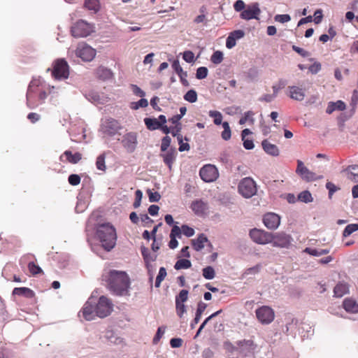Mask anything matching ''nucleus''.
<instances>
[{"label":"nucleus","mask_w":358,"mask_h":358,"mask_svg":"<svg viewBox=\"0 0 358 358\" xmlns=\"http://www.w3.org/2000/svg\"><path fill=\"white\" fill-rule=\"evenodd\" d=\"M85 7L90 10L96 13L99 10V4L98 0H85Z\"/></svg>","instance_id":"36"},{"label":"nucleus","mask_w":358,"mask_h":358,"mask_svg":"<svg viewBox=\"0 0 358 358\" xmlns=\"http://www.w3.org/2000/svg\"><path fill=\"white\" fill-rule=\"evenodd\" d=\"M258 346L251 338L236 342V347L229 358H254Z\"/></svg>","instance_id":"4"},{"label":"nucleus","mask_w":358,"mask_h":358,"mask_svg":"<svg viewBox=\"0 0 358 358\" xmlns=\"http://www.w3.org/2000/svg\"><path fill=\"white\" fill-rule=\"evenodd\" d=\"M297 199L301 202L307 203L313 201V197L309 191L304 190L298 195Z\"/></svg>","instance_id":"40"},{"label":"nucleus","mask_w":358,"mask_h":358,"mask_svg":"<svg viewBox=\"0 0 358 358\" xmlns=\"http://www.w3.org/2000/svg\"><path fill=\"white\" fill-rule=\"evenodd\" d=\"M206 307L207 304H206L205 303L202 301L199 302L195 314V317L190 324V327L192 329H194L195 327V325L199 323L201 317L202 313L205 311Z\"/></svg>","instance_id":"26"},{"label":"nucleus","mask_w":358,"mask_h":358,"mask_svg":"<svg viewBox=\"0 0 358 358\" xmlns=\"http://www.w3.org/2000/svg\"><path fill=\"white\" fill-rule=\"evenodd\" d=\"M135 196L136 199L135 201L133 203V206L134 208H138L141 206V199L143 197V192L140 189H138L135 192Z\"/></svg>","instance_id":"58"},{"label":"nucleus","mask_w":358,"mask_h":358,"mask_svg":"<svg viewBox=\"0 0 358 358\" xmlns=\"http://www.w3.org/2000/svg\"><path fill=\"white\" fill-rule=\"evenodd\" d=\"M103 280L107 283L108 289L117 296L127 295L129 292L130 280L126 272L110 270L103 275Z\"/></svg>","instance_id":"1"},{"label":"nucleus","mask_w":358,"mask_h":358,"mask_svg":"<svg viewBox=\"0 0 358 358\" xmlns=\"http://www.w3.org/2000/svg\"><path fill=\"white\" fill-rule=\"evenodd\" d=\"M122 129L120 123L112 118L108 117L101 120L99 127V132L107 136H114Z\"/></svg>","instance_id":"6"},{"label":"nucleus","mask_w":358,"mask_h":358,"mask_svg":"<svg viewBox=\"0 0 358 358\" xmlns=\"http://www.w3.org/2000/svg\"><path fill=\"white\" fill-rule=\"evenodd\" d=\"M348 292V286L346 283L340 282L334 289V296L342 297Z\"/></svg>","instance_id":"32"},{"label":"nucleus","mask_w":358,"mask_h":358,"mask_svg":"<svg viewBox=\"0 0 358 358\" xmlns=\"http://www.w3.org/2000/svg\"><path fill=\"white\" fill-rule=\"evenodd\" d=\"M177 152L175 148H171L166 152L160 154L164 163L168 166L169 170H171L172 165L176 160Z\"/></svg>","instance_id":"22"},{"label":"nucleus","mask_w":358,"mask_h":358,"mask_svg":"<svg viewBox=\"0 0 358 358\" xmlns=\"http://www.w3.org/2000/svg\"><path fill=\"white\" fill-rule=\"evenodd\" d=\"M208 115L213 118V122L215 125L222 124V115L220 111L217 110H210Z\"/></svg>","instance_id":"38"},{"label":"nucleus","mask_w":358,"mask_h":358,"mask_svg":"<svg viewBox=\"0 0 358 358\" xmlns=\"http://www.w3.org/2000/svg\"><path fill=\"white\" fill-rule=\"evenodd\" d=\"M222 127L224 130L221 134L222 138L224 141H228L231 136V131L229 123L227 122H222Z\"/></svg>","instance_id":"39"},{"label":"nucleus","mask_w":358,"mask_h":358,"mask_svg":"<svg viewBox=\"0 0 358 358\" xmlns=\"http://www.w3.org/2000/svg\"><path fill=\"white\" fill-rule=\"evenodd\" d=\"M343 306L344 309L349 313H358V303L352 299H345L343 301Z\"/></svg>","instance_id":"28"},{"label":"nucleus","mask_w":358,"mask_h":358,"mask_svg":"<svg viewBox=\"0 0 358 358\" xmlns=\"http://www.w3.org/2000/svg\"><path fill=\"white\" fill-rule=\"evenodd\" d=\"M178 142L179 144L178 150L180 152L188 151L190 149V145L188 143L183 142L182 136H178Z\"/></svg>","instance_id":"49"},{"label":"nucleus","mask_w":358,"mask_h":358,"mask_svg":"<svg viewBox=\"0 0 358 358\" xmlns=\"http://www.w3.org/2000/svg\"><path fill=\"white\" fill-rule=\"evenodd\" d=\"M182 58L186 62L192 63L194 62V54L190 50L185 51L182 55Z\"/></svg>","instance_id":"57"},{"label":"nucleus","mask_w":358,"mask_h":358,"mask_svg":"<svg viewBox=\"0 0 358 358\" xmlns=\"http://www.w3.org/2000/svg\"><path fill=\"white\" fill-rule=\"evenodd\" d=\"M147 193L150 202H157L161 198V195L157 192H152L150 189H148Z\"/></svg>","instance_id":"54"},{"label":"nucleus","mask_w":358,"mask_h":358,"mask_svg":"<svg viewBox=\"0 0 358 358\" xmlns=\"http://www.w3.org/2000/svg\"><path fill=\"white\" fill-rule=\"evenodd\" d=\"M264 150L271 156L276 157L279 155V150L278 147L268 142L267 140H264L262 143Z\"/></svg>","instance_id":"25"},{"label":"nucleus","mask_w":358,"mask_h":358,"mask_svg":"<svg viewBox=\"0 0 358 358\" xmlns=\"http://www.w3.org/2000/svg\"><path fill=\"white\" fill-rule=\"evenodd\" d=\"M264 225L269 229H276L280 224V217L274 213L264 215L263 218Z\"/></svg>","instance_id":"20"},{"label":"nucleus","mask_w":358,"mask_h":358,"mask_svg":"<svg viewBox=\"0 0 358 358\" xmlns=\"http://www.w3.org/2000/svg\"><path fill=\"white\" fill-rule=\"evenodd\" d=\"M86 98L92 103H102L101 96L97 92H90L86 95Z\"/></svg>","instance_id":"45"},{"label":"nucleus","mask_w":358,"mask_h":358,"mask_svg":"<svg viewBox=\"0 0 358 358\" xmlns=\"http://www.w3.org/2000/svg\"><path fill=\"white\" fill-rule=\"evenodd\" d=\"M96 53L95 49L85 43H79L76 50V56L85 62L92 61L95 57Z\"/></svg>","instance_id":"10"},{"label":"nucleus","mask_w":358,"mask_h":358,"mask_svg":"<svg viewBox=\"0 0 358 358\" xmlns=\"http://www.w3.org/2000/svg\"><path fill=\"white\" fill-rule=\"evenodd\" d=\"M190 208L196 215L201 216L206 213L208 204L202 200H196L192 203Z\"/></svg>","instance_id":"23"},{"label":"nucleus","mask_w":358,"mask_h":358,"mask_svg":"<svg viewBox=\"0 0 358 358\" xmlns=\"http://www.w3.org/2000/svg\"><path fill=\"white\" fill-rule=\"evenodd\" d=\"M275 20L276 22H280V23H285L291 20V17L288 14H282V15H276L274 17Z\"/></svg>","instance_id":"59"},{"label":"nucleus","mask_w":358,"mask_h":358,"mask_svg":"<svg viewBox=\"0 0 358 358\" xmlns=\"http://www.w3.org/2000/svg\"><path fill=\"white\" fill-rule=\"evenodd\" d=\"M192 241L194 249L200 251L204 248V244L208 243V239L203 234H201L197 238L193 239Z\"/></svg>","instance_id":"27"},{"label":"nucleus","mask_w":358,"mask_h":358,"mask_svg":"<svg viewBox=\"0 0 358 358\" xmlns=\"http://www.w3.org/2000/svg\"><path fill=\"white\" fill-rule=\"evenodd\" d=\"M289 96L296 101H301L306 96L305 90L298 86H289Z\"/></svg>","instance_id":"21"},{"label":"nucleus","mask_w":358,"mask_h":358,"mask_svg":"<svg viewBox=\"0 0 358 358\" xmlns=\"http://www.w3.org/2000/svg\"><path fill=\"white\" fill-rule=\"evenodd\" d=\"M48 97V93L42 87V80L40 78H33L30 82L27 92V105L34 109L43 103Z\"/></svg>","instance_id":"2"},{"label":"nucleus","mask_w":358,"mask_h":358,"mask_svg":"<svg viewBox=\"0 0 358 358\" xmlns=\"http://www.w3.org/2000/svg\"><path fill=\"white\" fill-rule=\"evenodd\" d=\"M245 8V4L243 0H237L234 4V8L236 12H242Z\"/></svg>","instance_id":"63"},{"label":"nucleus","mask_w":358,"mask_h":358,"mask_svg":"<svg viewBox=\"0 0 358 358\" xmlns=\"http://www.w3.org/2000/svg\"><path fill=\"white\" fill-rule=\"evenodd\" d=\"M184 99L189 103H195L197 101V94L194 90H189L184 95Z\"/></svg>","instance_id":"44"},{"label":"nucleus","mask_w":358,"mask_h":358,"mask_svg":"<svg viewBox=\"0 0 358 358\" xmlns=\"http://www.w3.org/2000/svg\"><path fill=\"white\" fill-rule=\"evenodd\" d=\"M94 31V25L83 20L77 21L71 29V35L75 38H85Z\"/></svg>","instance_id":"5"},{"label":"nucleus","mask_w":358,"mask_h":358,"mask_svg":"<svg viewBox=\"0 0 358 358\" xmlns=\"http://www.w3.org/2000/svg\"><path fill=\"white\" fill-rule=\"evenodd\" d=\"M257 318L263 324L271 323L275 317L273 310L267 306H263L255 311Z\"/></svg>","instance_id":"12"},{"label":"nucleus","mask_w":358,"mask_h":358,"mask_svg":"<svg viewBox=\"0 0 358 358\" xmlns=\"http://www.w3.org/2000/svg\"><path fill=\"white\" fill-rule=\"evenodd\" d=\"M260 13L261 10L259 8V3H253L246 6L245 9L241 13L240 17L241 19L245 20L252 19L259 20V15Z\"/></svg>","instance_id":"15"},{"label":"nucleus","mask_w":358,"mask_h":358,"mask_svg":"<svg viewBox=\"0 0 358 358\" xmlns=\"http://www.w3.org/2000/svg\"><path fill=\"white\" fill-rule=\"evenodd\" d=\"M105 158H106V157H105L104 153L100 155L96 158V166L97 169L101 170V171H105V169H106Z\"/></svg>","instance_id":"47"},{"label":"nucleus","mask_w":358,"mask_h":358,"mask_svg":"<svg viewBox=\"0 0 358 358\" xmlns=\"http://www.w3.org/2000/svg\"><path fill=\"white\" fill-rule=\"evenodd\" d=\"M188 298V291L186 289H182L178 296H176V303L177 301H180V303H184Z\"/></svg>","instance_id":"51"},{"label":"nucleus","mask_w":358,"mask_h":358,"mask_svg":"<svg viewBox=\"0 0 358 358\" xmlns=\"http://www.w3.org/2000/svg\"><path fill=\"white\" fill-rule=\"evenodd\" d=\"M199 176L204 182H211L218 178L219 173L215 166L206 164L200 169Z\"/></svg>","instance_id":"13"},{"label":"nucleus","mask_w":358,"mask_h":358,"mask_svg":"<svg viewBox=\"0 0 358 358\" xmlns=\"http://www.w3.org/2000/svg\"><path fill=\"white\" fill-rule=\"evenodd\" d=\"M250 236L254 242L261 245L269 243L273 240V234L257 229H251Z\"/></svg>","instance_id":"11"},{"label":"nucleus","mask_w":358,"mask_h":358,"mask_svg":"<svg viewBox=\"0 0 358 358\" xmlns=\"http://www.w3.org/2000/svg\"><path fill=\"white\" fill-rule=\"evenodd\" d=\"M171 142V138L169 136H166L163 137L162 139V143H161V151L162 152H167L169 147L170 146Z\"/></svg>","instance_id":"50"},{"label":"nucleus","mask_w":358,"mask_h":358,"mask_svg":"<svg viewBox=\"0 0 358 358\" xmlns=\"http://www.w3.org/2000/svg\"><path fill=\"white\" fill-rule=\"evenodd\" d=\"M28 268L32 275H36L42 272L41 268L31 262L28 264Z\"/></svg>","instance_id":"52"},{"label":"nucleus","mask_w":358,"mask_h":358,"mask_svg":"<svg viewBox=\"0 0 358 358\" xmlns=\"http://www.w3.org/2000/svg\"><path fill=\"white\" fill-rule=\"evenodd\" d=\"M69 66L64 59H58L54 64L52 71V76L55 80H62L69 78Z\"/></svg>","instance_id":"7"},{"label":"nucleus","mask_w":358,"mask_h":358,"mask_svg":"<svg viewBox=\"0 0 358 358\" xmlns=\"http://www.w3.org/2000/svg\"><path fill=\"white\" fill-rule=\"evenodd\" d=\"M141 251L150 275L149 280L150 282H152L153 280V275L151 273L152 268L151 262H153L157 259V255L155 254H151L149 250L144 246L141 247Z\"/></svg>","instance_id":"18"},{"label":"nucleus","mask_w":358,"mask_h":358,"mask_svg":"<svg viewBox=\"0 0 358 358\" xmlns=\"http://www.w3.org/2000/svg\"><path fill=\"white\" fill-rule=\"evenodd\" d=\"M286 84L287 83L285 80H280L278 85H274L272 87L273 94L277 96L279 90L285 87Z\"/></svg>","instance_id":"60"},{"label":"nucleus","mask_w":358,"mask_h":358,"mask_svg":"<svg viewBox=\"0 0 358 358\" xmlns=\"http://www.w3.org/2000/svg\"><path fill=\"white\" fill-rule=\"evenodd\" d=\"M166 275H167V273H166V268L164 267H161L159 268L158 275H157V276L156 278V280H155V286L156 287H160L161 282L164 280Z\"/></svg>","instance_id":"41"},{"label":"nucleus","mask_w":358,"mask_h":358,"mask_svg":"<svg viewBox=\"0 0 358 358\" xmlns=\"http://www.w3.org/2000/svg\"><path fill=\"white\" fill-rule=\"evenodd\" d=\"M345 109V103L342 101H337L336 102H329L326 110V113L331 114L334 111L343 110Z\"/></svg>","instance_id":"29"},{"label":"nucleus","mask_w":358,"mask_h":358,"mask_svg":"<svg viewBox=\"0 0 358 358\" xmlns=\"http://www.w3.org/2000/svg\"><path fill=\"white\" fill-rule=\"evenodd\" d=\"M208 70L205 66L199 67L196 70V78L201 80L206 78L208 76Z\"/></svg>","instance_id":"48"},{"label":"nucleus","mask_w":358,"mask_h":358,"mask_svg":"<svg viewBox=\"0 0 358 358\" xmlns=\"http://www.w3.org/2000/svg\"><path fill=\"white\" fill-rule=\"evenodd\" d=\"M96 73L98 77L102 80L110 79L113 76V73L110 71V70L103 66H100L98 68Z\"/></svg>","instance_id":"35"},{"label":"nucleus","mask_w":358,"mask_h":358,"mask_svg":"<svg viewBox=\"0 0 358 358\" xmlns=\"http://www.w3.org/2000/svg\"><path fill=\"white\" fill-rule=\"evenodd\" d=\"M13 295L24 296L27 298L34 296V292L28 287H15L13 290Z\"/></svg>","instance_id":"33"},{"label":"nucleus","mask_w":358,"mask_h":358,"mask_svg":"<svg viewBox=\"0 0 358 358\" xmlns=\"http://www.w3.org/2000/svg\"><path fill=\"white\" fill-rule=\"evenodd\" d=\"M95 313L100 318L108 316L113 308L111 301L105 296L99 297L98 302L95 303Z\"/></svg>","instance_id":"9"},{"label":"nucleus","mask_w":358,"mask_h":358,"mask_svg":"<svg viewBox=\"0 0 358 358\" xmlns=\"http://www.w3.org/2000/svg\"><path fill=\"white\" fill-rule=\"evenodd\" d=\"M82 159V155L79 152L73 154L69 150H66L62 155L60 157L62 162H69L71 164H77Z\"/></svg>","instance_id":"24"},{"label":"nucleus","mask_w":358,"mask_h":358,"mask_svg":"<svg viewBox=\"0 0 358 358\" xmlns=\"http://www.w3.org/2000/svg\"><path fill=\"white\" fill-rule=\"evenodd\" d=\"M296 173L303 180L308 182L314 181L321 178L317 176L315 173L310 171L307 167H306L303 162L301 160H297V167L296 169Z\"/></svg>","instance_id":"16"},{"label":"nucleus","mask_w":358,"mask_h":358,"mask_svg":"<svg viewBox=\"0 0 358 358\" xmlns=\"http://www.w3.org/2000/svg\"><path fill=\"white\" fill-rule=\"evenodd\" d=\"M261 266L259 264L255 265V266L247 268L243 275H255L260 271Z\"/></svg>","instance_id":"55"},{"label":"nucleus","mask_w":358,"mask_h":358,"mask_svg":"<svg viewBox=\"0 0 358 358\" xmlns=\"http://www.w3.org/2000/svg\"><path fill=\"white\" fill-rule=\"evenodd\" d=\"M68 180L71 185L76 186L80 182V177L77 174H71L69 176Z\"/></svg>","instance_id":"62"},{"label":"nucleus","mask_w":358,"mask_h":358,"mask_svg":"<svg viewBox=\"0 0 358 358\" xmlns=\"http://www.w3.org/2000/svg\"><path fill=\"white\" fill-rule=\"evenodd\" d=\"M165 333V327H159L157 329V333L153 338L152 343L153 344L156 345L158 343L161 338L163 336V335Z\"/></svg>","instance_id":"53"},{"label":"nucleus","mask_w":358,"mask_h":358,"mask_svg":"<svg viewBox=\"0 0 358 358\" xmlns=\"http://www.w3.org/2000/svg\"><path fill=\"white\" fill-rule=\"evenodd\" d=\"M203 276L207 280H212L215 276V272L214 268L210 266H206L203 268Z\"/></svg>","instance_id":"42"},{"label":"nucleus","mask_w":358,"mask_h":358,"mask_svg":"<svg viewBox=\"0 0 358 358\" xmlns=\"http://www.w3.org/2000/svg\"><path fill=\"white\" fill-rule=\"evenodd\" d=\"M95 300L92 296L85 303L83 308V315L86 320L90 321L94 319L95 313Z\"/></svg>","instance_id":"19"},{"label":"nucleus","mask_w":358,"mask_h":358,"mask_svg":"<svg viewBox=\"0 0 358 358\" xmlns=\"http://www.w3.org/2000/svg\"><path fill=\"white\" fill-rule=\"evenodd\" d=\"M223 60V53L221 51H215L210 57V61L215 64H220Z\"/></svg>","instance_id":"46"},{"label":"nucleus","mask_w":358,"mask_h":358,"mask_svg":"<svg viewBox=\"0 0 358 358\" xmlns=\"http://www.w3.org/2000/svg\"><path fill=\"white\" fill-rule=\"evenodd\" d=\"M181 229L182 234L187 237H191L194 234V229L187 225L183 224Z\"/></svg>","instance_id":"61"},{"label":"nucleus","mask_w":358,"mask_h":358,"mask_svg":"<svg viewBox=\"0 0 358 358\" xmlns=\"http://www.w3.org/2000/svg\"><path fill=\"white\" fill-rule=\"evenodd\" d=\"M238 192L245 198L249 199L257 193V185L250 177L243 178L238 185Z\"/></svg>","instance_id":"8"},{"label":"nucleus","mask_w":358,"mask_h":358,"mask_svg":"<svg viewBox=\"0 0 358 358\" xmlns=\"http://www.w3.org/2000/svg\"><path fill=\"white\" fill-rule=\"evenodd\" d=\"M192 266V263L189 260L186 259H181L176 262L175 264L174 268L176 270L180 269H187L190 268Z\"/></svg>","instance_id":"37"},{"label":"nucleus","mask_w":358,"mask_h":358,"mask_svg":"<svg viewBox=\"0 0 358 358\" xmlns=\"http://www.w3.org/2000/svg\"><path fill=\"white\" fill-rule=\"evenodd\" d=\"M144 123L150 131L159 129L161 128V123L157 118L145 117Z\"/></svg>","instance_id":"30"},{"label":"nucleus","mask_w":358,"mask_h":358,"mask_svg":"<svg viewBox=\"0 0 358 358\" xmlns=\"http://www.w3.org/2000/svg\"><path fill=\"white\" fill-rule=\"evenodd\" d=\"M330 250L329 249H313L310 248H306L303 250V252L307 253L310 255L314 256V257H320L324 255H327L329 253Z\"/></svg>","instance_id":"34"},{"label":"nucleus","mask_w":358,"mask_h":358,"mask_svg":"<svg viewBox=\"0 0 358 358\" xmlns=\"http://www.w3.org/2000/svg\"><path fill=\"white\" fill-rule=\"evenodd\" d=\"M124 148L129 153L135 151L138 145V135L136 132H128L122 136L121 141Z\"/></svg>","instance_id":"14"},{"label":"nucleus","mask_w":358,"mask_h":358,"mask_svg":"<svg viewBox=\"0 0 358 358\" xmlns=\"http://www.w3.org/2000/svg\"><path fill=\"white\" fill-rule=\"evenodd\" d=\"M194 22L196 24H203L204 25H206L208 23L206 15L200 14V15H197L194 18Z\"/></svg>","instance_id":"64"},{"label":"nucleus","mask_w":358,"mask_h":358,"mask_svg":"<svg viewBox=\"0 0 358 358\" xmlns=\"http://www.w3.org/2000/svg\"><path fill=\"white\" fill-rule=\"evenodd\" d=\"M96 235L102 247L106 251H110L115 247L117 240L116 231L109 223L99 225L96 229Z\"/></svg>","instance_id":"3"},{"label":"nucleus","mask_w":358,"mask_h":358,"mask_svg":"<svg viewBox=\"0 0 358 358\" xmlns=\"http://www.w3.org/2000/svg\"><path fill=\"white\" fill-rule=\"evenodd\" d=\"M176 308L178 315L182 317L183 314L186 313V306L184 303H180V301H177V303H176Z\"/></svg>","instance_id":"56"},{"label":"nucleus","mask_w":358,"mask_h":358,"mask_svg":"<svg viewBox=\"0 0 358 358\" xmlns=\"http://www.w3.org/2000/svg\"><path fill=\"white\" fill-rule=\"evenodd\" d=\"M358 231V224H350L345 227L343 231V236L348 237L353 232Z\"/></svg>","instance_id":"43"},{"label":"nucleus","mask_w":358,"mask_h":358,"mask_svg":"<svg viewBox=\"0 0 358 358\" xmlns=\"http://www.w3.org/2000/svg\"><path fill=\"white\" fill-rule=\"evenodd\" d=\"M292 241V238L290 235H288L284 232H279L273 234V240L271 242L273 246L287 248Z\"/></svg>","instance_id":"17"},{"label":"nucleus","mask_w":358,"mask_h":358,"mask_svg":"<svg viewBox=\"0 0 358 358\" xmlns=\"http://www.w3.org/2000/svg\"><path fill=\"white\" fill-rule=\"evenodd\" d=\"M250 134H251V131L249 129H243L241 133V138H242V141H243V147L246 150H252L255 147L252 140L245 138L246 136H248Z\"/></svg>","instance_id":"31"}]
</instances>
